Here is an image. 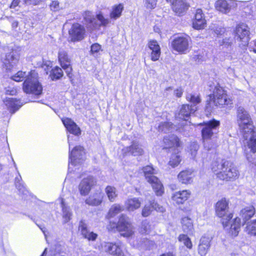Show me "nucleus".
I'll return each instance as SVG.
<instances>
[{"mask_svg":"<svg viewBox=\"0 0 256 256\" xmlns=\"http://www.w3.org/2000/svg\"><path fill=\"white\" fill-rule=\"evenodd\" d=\"M212 170L222 180H234L238 178L239 172L237 168L230 161L217 159L212 164Z\"/></svg>","mask_w":256,"mask_h":256,"instance_id":"nucleus-1","label":"nucleus"},{"mask_svg":"<svg viewBox=\"0 0 256 256\" xmlns=\"http://www.w3.org/2000/svg\"><path fill=\"white\" fill-rule=\"evenodd\" d=\"M38 74L35 71L30 72L23 84V90L26 93L35 96L42 94V88L38 81Z\"/></svg>","mask_w":256,"mask_h":256,"instance_id":"nucleus-2","label":"nucleus"},{"mask_svg":"<svg viewBox=\"0 0 256 256\" xmlns=\"http://www.w3.org/2000/svg\"><path fill=\"white\" fill-rule=\"evenodd\" d=\"M216 213L218 216L221 218V222L226 228L228 226L230 221L232 217V214L229 211L228 202L225 199L218 201L216 204Z\"/></svg>","mask_w":256,"mask_h":256,"instance_id":"nucleus-3","label":"nucleus"},{"mask_svg":"<svg viewBox=\"0 0 256 256\" xmlns=\"http://www.w3.org/2000/svg\"><path fill=\"white\" fill-rule=\"evenodd\" d=\"M237 123L240 132L254 128L249 113L242 106L238 108Z\"/></svg>","mask_w":256,"mask_h":256,"instance_id":"nucleus-4","label":"nucleus"},{"mask_svg":"<svg viewBox=\"0 0 256 256\" xmlns=\"http://www.w3.org/2000/svg\"><path fill=\"white\" fill-rule=\"evenodd\" d=\"M147 181L152 186L157 196H160L164 192L163 186L158 178L154 176L156 174L153 168L150 166L144 167L142 169Z\"/></svg>","mask_w":256,"mask_h":256,"instance_id":"nucleus-5","label":"nucleus"},{"mask_svg":"<svg viewBox=\"0 0 256 256\" xmlns=\"http://www.w3.org/2000/svg\"><path fill=\"white\" fill-rule=\"evenodd\" d=\"M190 38L187 35L175 37L172 42V49L180 54H186L190 47Z\"/></svg>","mask_w":256,"mask_h":256,"instance_id":"nucleus-6","label":"nucleus"},{"mask_svg":"<svg viewBox=\"0 0 256 256\" xmlns=\"http://www.w3.org/2000/svg\"><path fill=\"white\" fill-rule=\"evenodd\" d=\"M134 229L129 218L124 214H121L118 218V231L120 234L124 237L131 236L134 234Z\"/></svg>","mask_w":256,"mask_h":256,"instance_id":"nucleus-7","label":"nucleus"},{"mask_svg":"<svg viewBox=\"0 0 256 256\" xmlns=\"http://www.w3.org/2000/svg\"><path fill=\"white\" fill-rule=\"evenodd\" d=\"M250 28L244 24L238 25L234 30V39L240 42L239 45L244 49L249 40Z\"/></svg>","mask_w":256,"mask_h":256,"instance_id":"nucleus-8","label":"nucleus"},{"mask_svg":"<svg viewBox=\"0 0 256 256\" xmlns=\"http://www.w3.org/2000/svg\"><path fill=\"white\" fill-rule=\"evenodd\" d=\"M209 96L210 102L216 106L228 104V96L226 91L221 87L216 86L213 94H210Z\"/></svg>","mask_w":256,"mask_h":256,"instance_id":"nucleus-9","label":"nucleus"},{"mask_svg":"<svg viewBox=\"0 0 256 256\" xmlns=\"http://www.w3.org/2000/svg\"><path fill=\"white\" fill-rule=\"evenodd\" d=\"M220 125L219 121L212 120L205 123L202 130V134L204 140V145L206 148V141L210 139L214 134V131Z\"/></svg>","mask_w":256,"mask_h":256,"instance_id":"nucleus-10","label":"nucleus"},{"mask_svg":"<svg viewBox=\"0 0 256 256\" xmlns=\"http://www.w3.org/2000/svg\"><path fill=\"white\" fill-rule=\"evenodd\" d=\"M244 139V143L253 153L256 152V131L254 128L241 132Z\"/></svg>","mask_w":256,"mask_h":256,"instance_id":"nucleus-11","label":"nucleus"},{"mask_svg":"<svg viewBox=\"0 0 256 256\" xmlns=\"http://www.w3.org/2000/svg\"><path fill=\"white\" fill-rule=\"evenodd\" d=\"M58 58L59 62L65 70L67 76L69 78H71L72 74V68L71 66V60L68 57V52L63 49H60L58 54Z\"/></svg>","mask_w":256,"mask_h":256,"instance_id":"nucleus-12","label":"nucleus"},{"mask_svg":"<svg viewBox=\"0 0 256 256\" xmlns=\"http://www.w3.org/2000/svg\"><path fill=\"white\" fill-rule=\"evenodd\" d=\"M69 158L72 164L76 165L80 164L86 158L85 152L84 148L80 146H75L70 152Z\"/></svg>","mask_w":256,"mask_h":256,"instance_id":"nucleus-13","label":"nucleus"},{"mask_svg":"<svg viewBox=\"0 0 256 256\" xmlns=\"http://www.w3.org/2000/svg\"><path fill=\"white\" fill-rule=\"evenodd\" d=\"M71 40L75 42L82 40L85 34V29L83 26L78 24H74L69 30Z\"/></svg>","mask_w":256,"mask_h":256,"instance_id":"nucleus-14","label":"nucleus"},{"mask_svg":"<svg viewBox=\"0 0 256 256\" xmlns=\"http://www.w3.org/2000/svg\"><path fill=\"white\" fill-rule=\"evenodd\" d=\"M96 182L95 179L92 176L82 179L78 186V190L80 194L84 196L88 194Z\"/></svg>","mask_w":256,"mask_h":256,"instance_id":"nucleus-15","label":"nucleus"},{"mask_svg":"<svg viewBox=\"0 0 256 256\" xmlns=\"http://www.w3.org/2000/svg\"><path fill=\"white\" fill-rule=\"evenodd\" d=\"M102 248L104 252L116 256H124V254L121 248L116 244L104 242L102 244Z\"/></svg>","mask_w":256,"mask_h":256,"instance_id":"nucleus-16","label":"nucleus"},{"mask_svg":"<svg viewBox=\"0 0 256 256\" xmlns=\"http://www.w3.org/2000/svg\"><path fill=\"white\" fill-rule=\"evenodd\" d=\"M86 20L89 24H92L94 28H96L98 26L101 25L106 26L110 22V20L104 18L101 14H97L96 18L92 17L88 15L86 18Z\"/></svg>","mask_w":256,"mask_h":256,"instance_id":"nucleus-17","label":"nucleus"},{"mask_svg":"<svg viewBox=\"0 0 256 256\" xmlns=\"http://www.w3.org/2000/svg\"><path fill=\"white\" fill-rule=\"evenodd\" d=\"M62 122L68 132L75 136H78L81 133L80 128L71 118H64Z\"/></svg>","mask_w":256,"mask_h":256,"instance_id":"nucleus-18","label":"nucleus"},{"mask_svg":"<svg viewBox=\"0 0 256 256\" xmlns=\"http://www.w3.org/2000/svg\"><path fill=\"white\" fill-rule=\"evenodd\" d=\"M19 60V56L16 52H12L8 53L6 56V58L4 60V66L6 70H10L16 64Z\"/></svg>","mask_w":256,"mask_h":256,"instance_id":"nucleus-19","label":"nucleus"},{"mask_svg":"<svg viewBox=\"0 0 256 256\" xmlns=\"http://www.w3.org/2000/svg\"><path fill=\"white\" fill-rule=\"evenodd\" d=\"M193 28L196 30H201L206 26V20L201 9H198L195 14V19L192 22Z\"/></svg>","mask_w":256,"mask_h":256,"instance_id":"nucleus-20","label":"nucleus"},{"mask_svg":"<svg viewBox=\"0 0 256 256\" xmlns=\"http://www.w3.org/2000/svg\"><path fill=\"white\" fill-rule=\"evenodd\" d=\"M122 151L124 154H130L134 156H138L143 154L144 150L136 142H132L130 146L123 148Z\"/></svg>","mask_w":256,"mask_h":256,"instance_id":"nucleus-21","label":"nucleus"},{"mask_svg":"<svg viewBox=\"0 0 256 256\" xmlns=\"http://www.w3.org/2000/svg\"><path fill=\"white\" fill-rule=\"evenodd\" d=\"M148 46L152 50L151 60L152 61L158 60L160 56V48L158 42L156 40H151L148 43Z\"/></svg>","mask_w":256,"mask_h":256,"instance_id":"nucleus-22","label":"nucleus"},{"mask_svg":"<svg viewBox=\"0 0 256 256\" xmlns=\"http://www.w3.org/2000/svg\"><path fill=\"white\" fill-rule=\"evenodd\" d=\"M197 110L196 106L190 104H184L182 106L178 117L179 118L186 120V118Z\"/></svg>","mask_w":256,"mask_h":256,"instance_id":"nucleus-23","label":"nucleus"},{"mask_svg":"<svg viewBox=\"0 0 256 256\" xmlns=\"http://www.w3.org/2000/svg\"><path fill=\"white\" fill-rule=\"evenodd\" d=\"M153 209L160 212H163L165 211V209L163 206H160L156 202H153L149 205H146L144 207L142 212V216L144 217L148 216L150 215Z\"/></svg>","mask_w":256,"mask_h":256,"instance_id":"nucleus-24","label":"nucleus"},{"mask_svg":"<svg viewBox=\"0 0 256 256\" xmlns=\"http://www.w3.org/2000/svg\"><path fill=\"white\" fill-rule=\"evenodd\" d=\"M141 202L137 198H129L124 202L126 210L128 212H134L140 208Z\"/></svg>","mask_w":256,"mask_h":256,"instance_id":"nucleus-25","label":"nucleus"},{"mask_svg":"<svg viewBox=\"0 0 256 256\" xmlns=\"http://www.w3.org/2000/svg\"><path fill=\"white\" fill-rule=\"evenodd\" d=\"M173 10L178 15L182 14L188 8V5L184 0H173Z\"/></svg>","mask_w":256,"mask_h":256,"instance_id":"nucleus-26","label":"nucleus"},{"mask_svg":"<svg viewBox=\"0 0 256 256\" xmlns=\"http://www.w3.org/2000/svg\"><path fill=\"white\" fill-rule=\"evenodd\" d=\"M210 240L209 238L203 236L200 240L198 245V254L201 256H205L210 247Z\"/></svg>","mask_w":256,"mask_h":256,"instance_id":"nucleus-27","label":"nucleus"},{"mask_svg":"<svg viewBox=\"0 0 256 256\" xmlns=\"http://www.w3.org/2000/svg\"><path fill=\"white\" fill-rule=\"evenodd\" d=\"M190 195V192L187 190L176 192L172 196V199L178 204H183Z\"/></svg>","mask_w":256,"mask_h":256,"instance_id":"nucleus-28","label":"nucleus"},{"mask_svg":"<svg viewBox=\"0 0 256 256\" xmlns=\"http://www.w3.org/2000/svg\"><path fill=\"white\" fill-rule=\"evenodd\" d=\"M103 198L102 194L100 192L96 193L90 196L86 200L85 202L90 206H96L101 204Z\"/></svg>","mask_w":256,"mask_h":256,"instance_id":"nucleus-29","label":"nucleus"},{"mask_svg":"<svg viewBox=\"0 0 256 256\" xmlns=\"http://www.w3.org/2000/svg\"><path fill=\"white\" fill-rule=\"evenodd\" d=\"M192 172L190 170H184L178 175V179L182 184H187L192 182Z\"/></svg>","mask_w":256,"mask_h":256,"instance_id":"nucleus-30","label":"nucleus"},{"mask_svg":"<svg viewBox=\"0 0 256 256\" xmlns=\"http://www.w3.org/2000/svg\"><path fill=\"white\" fill-rule=\"evenodd\" d=\"M164 142L166 148H170L172 146L178 147L180 146L178 138L175 135H171L166 136L164 138Z\"/></svg>","mask_w":256,"mask_h":256,"instance_id":"nucleus-31","label":"nucleus"},{"mask_svg":"<svg viewBox=\"0 0 256 256\" xmlns=\"http://www.w3.org/2000/svg\"><path fill=\"white\" fill-rule=\"evenodd\" d=\"M183 230L188 234H192L194 230L192 220L188 217H184L181 220Z\"/></svg>","mask_w":256,"mask_h":256,"instance_id":"nucleus-32","label":"nucleus"},{"mask_svg":"<svg viewBox=\"0 0 256 256\" xmlns=\"http://www.w3.org/2000/svg\"><path fill=\"white\" fill-rule=\"evenodd\" d=\"M255 208L253 206H248L240 211V215L243 219L246 221L250 218L255 214Z\"/></svg>","mask_w":256,"mask_h":256,"instance_id":"nucleus-33","label":"nucleus"},{"mask_svg":"<svg viewBox=\"0 0 256 256\" xmlns=\"http://www.w3.org/2000/svg\"><path fill=\"white\" fill-rule=\"evenodd\" d=\"M5 102L10 112L12 114L14 113L21 106V105L20 104V102L18 100L12 98H8Z\"/></svg>","mask_w":256,"mask_h":256,"instance_id":"nucleus-34","label":"nucleus"},{"mask_svg":"<svg viewBox=\"0 0 256 256\" xmlns=\"http://www.w3.org/2000/svg\"><path fill=\"white\" fill-rule=\"evenodd\" d=\"M104 192L108 200L110 202H114L116 201L118 196V193L116 188L112 186H108L105 188Z\"/></svg>","mask_w":256,"mask_h":256,"instance_id":"nucleus-35","label":"nucleus"},{"mask_svg":"<svg viewBox=\"0 0 256 256\" xmlns=\"http://www.w3.org/2000/svg\"><path fill=\"white\" fill-rule=\"evenodd\" d=\"M216 10L223 13L226 14L230 11V6L226 0H218L216 3Z\"/></svg>","mask_w":256,"mask_h":256,"instance_id":"nucleus-36","label":"nucleus"},{"mask_svg":"<svg viewBox=\"0 0 256 256\" xmlns=\"http://www.w3.org/2000/svg\"><path fill=\"white\" fill-rule=\"evenodd\" d=\"M124 210L122 206L120 204H114L110 208L108 213L107 217L108 218H112L123 211Z\"/></svg>","mask_w":256,"mask_h":256,"instance_id":"nucleus-37","label":"nucleus"},{"mask_svg":"<svg viewBox=\"0 0 256 256\" xmlns=\"http://www.w3.org/2000/svg\"><path fill=\"white\" fill-rule=\"evenodd\" d=\"M123 9L124 7L121 4L113 6L112 10L110 13V18L114 20H116L119 18L122 14Z\"/></svg>","mask_w":256,"mask_h":256,"instance_id":"nucleus-38","label":"nucleus"},{"mask_svg":"<svg viewBox=\"0 0 256 256\" xmlns=\"http://www.w3.org/2000/svg\"><path fill=\"white\" fill-rule=\"evenodd\" d=\"M51 71L52 74L50 76L52 80H58L63 76L62 70L58 66H56Z\"/></svg>","mask_w":256,"mask_h":256,"instance_id":"nucleus-39","label":"nucleus"},{"mask_svg":"<svg viewBox=\"0 0 256 256\" xmlns=\"http://www.w3.org/2000/svg\"><path fill=\"white\" fill-rule=\"evenodd\" d=\"M246 231L250 236H256V220L248 223Z\"/></svg>","mask_w":256,"mask_h":256,"instance_id":"nucleus-40","label":"nucleus"},{"mask_svg":"<svg viewBox=\"0 0 256 256\" xmlns=\"http://www.w3.org/2000/svg\"><path fill=\"white\" fill-rule=\"evenodd\" d=\"M62 208L64 222L66 223L71 219L72 214L69 208L64 206L63 200L62 202Z\"/></svg>","mask_w":256,"mask_h":256,"instance_id":"nucleus-41","label":"nucleus"},{"mask_svg":"<svg viewBox=\"0 0 256 256\" xmlns=\"http://www.w3.org/2000/svg\"><path fill=\"white\" fill-rule=\"evenodd\" d=\"M151 230V226L147 220L142 222L140 232L142 234H148Z\"/></svg>","mask_w":256,"mask_h":256,"instance_id":"nucleus-42","label":"nucleus"},{"mask_svg":"<svg viewBox=\"0 0 256 256\" xmlns=\"http://www.w3.org/2000/svg\"><path fill=\"white\" fill-rule=\"evenodd\" d=\"M178 240L188 248H192V243L190 238L186 234H182L178 236Z\"/></svg>","mask_w":256,"mask_h":256,"instance_id":"nucleus-43","label":"nucleus"},{"mask_svg":"<svg viewBox=\"0 0 256 256\" xmlns=\"http://www.w3.org/2000/svg\"><path fill=\"white\" fill-rule=\"evenodd\" d=\"M181 161L180 156L178 153H175L171 156L169 164L172 167H175L179 164Z\"/></svg>","mask_w":256,"mask_h":256,"instance_id":"nucleus-44","label":"nucleus"},{"mask_svg":"<svg viewBox=\"0 0 256 256\" xmlns=\"http://www.w3.org/2000/svg\"><path fill=\"white\" fill-rule=\"evenodd\" d=\"M240 226V220L238 218H236L233 220L232 224H231L230 229L232 230H234V234L236 236L238 232Z\"/></svg>","mask_w":256,"mask_h":256,"instance_id":"nucleus-45","label":"nucleus"},{"mask_svg":"<svg viewBox=\"0 0 256 256\" xmlns=\"http://www.w3.org/2000/svg\"><path fill=\"white\" fill-rule=\"evenodd\" d=\"M186 100L193 104L192 106H196V104H199L201 100L198 95L193 94H188L186 96Z\"/></svg>","mask_w":256,"mask_h":256,"instance_id":"nucleus-46","label":"nucleus"},{"mask_svg":"<svg viewBox=\"0 0 256 256\" xmlns=\"http://www.w3.org/2000/svg\"><path fill=\"white\" fill-rule=\"evenodd\" d=\"M30 72L26 74V72L19 71L15 75L13 76L12 78L16 82H22L24 80V78H26V79L27 78Z\"/></svg>","mask_w":256,"mask_h":256,"instance_id":"nucleus-47","label":"nucleus"},{"mask_svg":"<svg viewBox=\"0 0 256 256\" xmlns=\"http://www.w3.org/2000/svg\"><path fill=\"white\" fill-rule=\"evenodd\" d=\"M172 126L173 124L171 122H165L162 123L158 126V130L166 133L171 130L172 128Z\"/></svg>","mask_w":256,"mask_h":256,"instance_id":"nucleus-48","label":"nucleus"},{"mask_svg":"<svg viewBox=\"0 0 256 256\" xmlns=\"http://www.w3.org/2000/svg\"><path fill=\"white\" fill-rule=\"evenodd\" d=\"M157 0H145L144 6L148 10H152L156 6Z\"/></svg>","mask_w":256,"mask_h":256,"instance_id":"nucleus-49","label":"nucleus"},{"mask_svg":"<svg viewBox=\"0 0 256 256\" xmlns=\"http://www.w3.org/2000/svg\"><path fill=\"white\" fill-rule=\"evenodd\" d=\"M198 148L199 146L196 142H193L191 144L190 150L192 158H194L196 157Z\"/></svg>","mask_w":256,"mask_h":256,"instance_id":"nucleus-50","label":"nucleus"},{"mask_svg":"<svg viewBox=\"0 0 256 256\" xmlns=\"http://www.w3.org/2000/svg\"><path fill=\"white\" fill-rule=\"evenodd\" d=\"M78 230L80 232L82 236L85 234L88 231L87 228V224L84 220H81L80 222Z\"/></svg>","mask_w":256,"mask_h":256,"instance_id":"nucleus-51","label":"nucleus"},{"mask_svg":"<svg viewBox=\"0 0 256 256\" xmlns=\"http://www.w3.org/2000/svg\"><path fill=\"white\" fill-rule=\"evenodd\" d=\"M83 236L84 238H87L88 240L94 241L97 238L98 234L93 232H90L88 230L85 234L83 235Z\"/></svg>","mask_w":256,"mask_h":256,"instance_id":"nucleus-52","label":"nucleus"},{"mask_svg":"<svg viewBox=\"0 0 256 256\" xmlns=\"http://www.w3.org/2000/svg\"><path fill=\"white\" fill-rule=\"evenodd\" d=\"M42 67L44 69L46 74H48V72L50 71V70L52 67V63L50 61L44 62Z\"/></svg>","mask_w":256,"mask_h":256,"instance_id":"nucleus-53","label":"nucleus"},{"mask_svg":"<svg viewBox=\"0 0 256 256\" xmlns=\"http://www.w3.org/2000/svg\"><path fill=\"white\" fill-rule=\"evenodd\" d=\"M232 42L228 38H226L222 40V42H220V44L222 46H224V47L228 48L229 46H232Z\"/></svg>","mask_w":256,"mask_h":256,"instance_id":"nucleus-54","label":"nucleus"},{"mask_svg":"<svg viewBox=\"0 0 256 256\" xmlns=\"http://www.w3.org/2000/svg\"><path fill=\"white\" fill-rule=\"evenodd\" d=\"M50 7L52 10L57 11L60 9L59 2L58 1H52Z\"/></svg>","mask_w":256,"mask_h":256,"instance_id":"nucleus-55","label":"nucleus"},{"mask_svg":"<svg viewBox=\"0 0 256 256\" xmlns=\"http://www.w3.org/2000/svg\"><path fill=\"white\" fill-rule=\"evenodd\" d=\"M118 222L116 224L114 222H110L109 224L107 226V228L108 230H113L114 229H116L118 230Z\"/></svg>","mask_w":256,"mask_h":256,"instance_id":"nucleus-56","label":"nucleus"},{"mask_svg":"<svg viewBox=\"0 0 256 256\" xmlns=\"http://www.w3.org/2000/svg\"><path fill=\"white\" fill-rule=\"evenodd\" d=\"M101 48V46L98 44H94L91 46V52L92 53L98 52Z\"/></svg>","mask_w":256,"mask_h":256,"instance_id":"nucleus-57","label":"nucleus"},{"mask_svg":"<svg viewBox=\"0 0 256 256\" xmlns=\"http://www.w3.org/2000/svg\"><path fill=\"white\" fill-rule=\"evenodd\" d=\"M183 94V90L182 88H178L174 90V94L178 97L180 98Z\"/></svg>","mask_w":256,"mask_h":256,"instance_id":"nucleus-58","label":"nucleus"},{"mask_svg":"<svg viewBox=\"0 0 256 256\" xmlns=\"http://www.w3.org/2000/svg\"><path fill=\"white\" fill-rule=\"evenodd\" d=\"M20 0H13L10 5V8H15L17 6H18Z\"/></svg>","mask_w":256,"mask_h":256,"instance_id":"nucleus-59","label":"nucleus"},{"mask_svg":"<svg viewBox=\"0 0 256 256\" xmlns=\"http://www.w3.org/2000/svg\"><path fill=\"white\" fill-rule=\"evenodd\" d=\"M41 0H24V2L26 4H28L29 2L34 4H37Z\"/></svg>","mask_w":256,"mask_h":256,"instance_id":"nucleus-60","label":"nucleus"},{"mask_svg":"<svg viewBox=\"0 0 256 256\" xmlns=\"http://www.w3.org/2000/svg\"><path fill=\"white\" fill-rule=\"evenodd\" d=\"M21 178H22L21 177H20V178H16V186L20 190L21 188H20V184H19L18 182H20V180H21Z\"/></svg>","mask_w":256,"mask_h":256,"instance_id":"nucleus-61","label":"nucleus"},{"mask_svg":"<svg viewBox=\"0 0 256 256\" xmlns=\"http://www.w3.org/2000/svg\"><path fill=\"white\" fill-rule=\"evenodd\" d=\"M15 92H16V90L13 89L11 90H6V94H8L10 95H13V94H14Z\"/></svg>","mask_w":256,"mask_h":256,"instance_id":"nucleus-62","label":"nucleus"},{"mask_svg":"<svg viewBox=\"0 0 256 256\" xmlns=\"http://www.w3.org/2000/svg\"><path fill=\"white\" fill-rule=\"evenodd\" d=\"M160 256H175L172 253V252H168L166 254H164Z\"/></svg>","mask_w":256,"mask_h":256,"instance_id":"nucleus-63","label":"nucleus"},{"mask_svg":"<svg viewBox=\"0 0 256 256\" xmlns=\"http://www.w3.org/2000/svg\"><path fill=\"white\" fill-rule=\"evenodd\" d=\"M47 254V248H46L41 256H46Z\"/></svg>","mask_w":256,"mask_h":256,"instance_id":"nucleus-64","label":"nucleus"}]
</instances>
